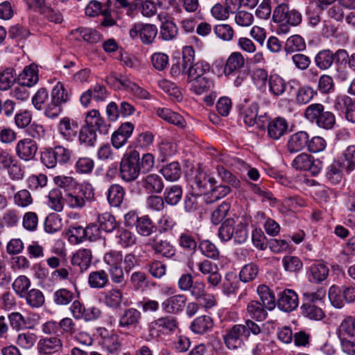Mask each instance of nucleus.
<instances>
[{
    "instance_id": "f257e3e1",
    "label": "nucleus",
    "mask_w": 355,
    "mask_h": 355,
    "mask_svg": "<svg viewBox=\"0 0 355 355\" xmlns=\"http://www.w3.org/2000/svg\"><path fill=\"white\" fill-rule=\"evenodd\" d=\"M194 53L193 49L190 46H184L182 49L183 72H186V74H187V82L189 83L207 75L210 70V66L206 62H198L193 64Z\"/></svg>"
},
{
    "instance_id": "f03ea898",
    "label": "nucleus",
    "mask_w": 355,
    "mask_h": 355,
    "mask_svg": "<svg viewBox=\"0 0 355 355\" xmlns=\"http://www.w3.org/2000/svg\"><path fill=\"white\" fill-rule=\"evenodd\" d=\"M94 189L89 183H83L74 189L64 191V200L72 209H82L85 206L86 201L94 199Z\"/></svg>"
},
{
    "instance_id": "7ed1b4c3",
    "label": "nucleus",
    "mask_w": 355,
    "mask_h": 355,
    "mask_svg": "<svg viewBox=\"0 0 355 355\" xmlns=\"http://www.w3.org/2000/svg\"><path fill=\"white\" fill-rule=\"evenodd\" d=\"M304 117L311 121L315 122L319 128L325 130L333 128L336 123L335 115L329 111H324V107L321 103L309 105L304 110Z\"/></svg>"
},
{
    "instance_id": "20e7f679",
    "label": "nucleus",
    "mask_w": 355,
    "mask_h": 355,
    "mask_svg": "<svg viewBox=\"0 0 355 355\" xmlns=\"http://www.w3.org/2000/svg\"><path fill=\"white\" fill-rule=\"evenodd\" d=\"M139 153L135 150L126 151L120 163V176L125 182L136 180L140 173Z\"/></svg>"
},
{
    "instance_id": "39448f33",
    "label": "nucleus",
    "mask_w": 355,
    "mask_h": 355,
    "mask_svg": "<svg viewBox=\"0 0 355 355\" xmlns=\"http://www.w3.org/2000/svg\"><path fill=\"white\" fill-rule=\"evenodd\" d=\"M178 327L176 318L167 315L160 317L148 324L149 336L152 338H158L162 336L173 334Z\"/></svg>"
},
{
    "instance_id": "423d86ee",
    "label": "nucleus",
    "mask_w": 355,
    "mask_h": 355,
    "mask_svg": "<svg viewBox=\"0 0 355 355\" xmlns=\"http://www.w3.org/2000/svg\"><path fill=\"white\" fill-rule=\"evenodd\" d=\"M291 165L296 170L307 171L313 175L320 173L322 168V162L319 159H315L311 155L305 153L297 155Z\"/></svg>"
},
{
    "instance_id": "0eeeda50",
    "label": "nucleus",
    "mask_w": 355,
    "mask_h": 355,
    "mask_svg": "<svg viewBox=\"0 0 355 355\" xmlns=\"http://www.w3.org/2000/svg\"><path fill=\"white\" fill-rule=\"evenodd\" d=\"M272 19L275 22H286L297 26L302 21L301 13L296 9H290L287 4L280 3L274 10Z\"/></svg>"
},
{
    "instance_id": "6e6552de",
    "label": "nucleus",
    "mask_w": 355,
    "mask_h": 355,
    "mask_svg": "<svg viewBox=\"0 0 355 355\" xmlns=\"http://www.w3.org/2000/svg\"><path fill=\"white\" fill-rule=\"evenodd\" d=\"M248 338V333L243 324H234L223 335L225 345L230 349L241 348L244 343L243 338Z\"/></svg>"
},
{
    "instance_id": "1a4fd4ad",
    "label": "nucleus",
    "mask_w": 355,
    "mask_h": 355,
    "mask_svg": "<svg viewBox=\"0 0 355 355\" xmlns=\"http://www.w3.org/2000/svg\"><path fill=\"white\" fill-rule=\"evenodd\" d=\"M157 34V28L156 26L141 22L135 24L129 31V35L132 39H135L139 36L141 42L145 44H152Z\"/></svg>"
},
{
    "instance_id": "9d476101",
    "label": "nucleus",
    "mask_w": 355,
    "mask_h": 355,
    "mask_svg": "<svg viewBox=\"0 0 355 355\" xmlns=\"http://www.w3.org/2000/svg\"><path fill=\"white\" fill-rule=\"evenodd\" d=\"M37 149L36 141L29 138L19 140L15 146L17 155L19 159L24 161L33 159Z\"/></svg>"
},
{
    "instance_id": "9b49d317",
    "label": "nucleus",
    "mask_w": 355,
    "mask_h": 355,
    "mask_svg": "<svg viewBox=\"0 0 355 355\" xmlns=\"http://www.w3.org/2000/svg\"><path fill=\"white\" fill-rule=\"evenodd\" d=\"M334 107L345 114V119L355 123V99L343 95L338 96L335 101Z\"/></svg>"
},
{
    "instance_id": "f8f14e48",
    "label": "nucleus",
    "mask_w": 355,
    "mask_h": 355,
    "mask_svg": "<svg viewBox=\"0 0 355 355\" xmlns=\"http://www.w3.org/2000/svg\"><path fill=\"white\" fill-rule=\"evenodd\" d=\"M277 304L282 311L291 312L298 306V296L294 291L285 289L279 293Z\"/></svg>"
},
{
    "instance_id": "ddd939ff",
    "label": "nucleus",
    "mask_w": 355,
    "mask_h": 355,
    "mask_svg": "<svg viewBox=\"0 0 355 355\" xmlns=\"http://www.w3.org/2000/svg\"><path fill=\"white\" fill-rule=\"evenodd\" d=\"M309 141V134L306 131H298L291 135L286 143V150L289 153H296L306 147Z\"/></svg>"
},
{
    "instance_id": "4468645a",
    "label": "nucleus",
    "mask_w": 355,
    "mask_h": 355,
    "mask_svg": "<svg viewBox=\"0 0 355 355\" xmlns=\"http://www.w3.org/2000/svg\"><path fill=\"white\" fill-rule=\"evenodd\" d=\"M288 128V123L284 118L276 117L268 122L267 134L270 139L277 140L286 133Z\"/></svg>"
},
{
    "instance_id": "2eb2a0df",
    "label": "nucleus",
    "mask_w": 355,
    "mask_h": 355,
    "mask_svg": "<svg viewBox=\"0 0 355 355\" xmlns=\"http://www.w3.org/2000/svg\"><path fill=\"white\" fill-rule=\"evenodd\" d=\"M187 300V297L184 295L178 294L166 299L161 306L165 312L176 314L183 311Z\"/></svg>"
},
{
    "instance_id": "dca6fc26",
    "label": "nucleus",
    "mask_w": 355,
    "mask_h": 355,
    "mask_svg": "<svg viewBox=\"0 0 355 355\" xmlns=\"http://www.w3.org/2000/svg\"><path fill=\"white\" fill-rule=\"evenodd\" d=\"M85 125L89 126L101 133L106 134L109 130L110 125H107L101 117L97 110H92L87 112L85 116Z\"/></svg>"
},
{
    "instance_id": "f3484780",
    "label": "nucleus",
    "mask_w": 355,
    "mask_h": 355,
    "mask_svg": "<svg viewBox=\"0 0 355 355\" xmlns=\"http://www.w3.org/2000/svg\"><path fill=\"white\" fill-rule=\"evenodd\" d=\"M250 217L247 215H243L237 218V223L234 224L232 239L235 243H243L248 238V225Z\"/></svg>"
},
{
    "instance_id": "a211bd4d",
    "label": "nucleus",
    "mask_w": 355,
    "mask_h": 355,
    "mask_svg": "<svg viewBox=\"0 0 355 355\" xmlns=\"http://www.w3.org/2000/svg\"><path fill=\"white\" fill-rule=\"evenodd\" d=\"M141 320V312L135 308H128L123 311L119 320L120 327L129 329L137 327Z\"/></svg>"
},
{
    "instance_id": "6ab92c4d",
    "label": "nucleus",
    "mask_w": 355,
    "mask_h": 355,
    "mask_svg": "<svg viewBox=\"0 0 355 355\" xmlns=\"http://www.w3.org/2000/svg\"><path fill=\"white\" fill-rule=\"evenodd\" d=\"M141 183L148 193H160L164 187L162 177L155 173L146 175L142 178Z\"/></svg>"
},
{
    "instance_id": "aec40b11",
    "label": "nucleus",
    "mask_w": 355,
    "mask_h": 355,
    "mask_svg": "<svg viewBox=\"0 0 355 355\" xmlns=\"http://www.w3.org/2000/svg\"><path fill=\"white\" fill-rule=\"evenodd\" d=\"M58 130L61 136L67 141H72L78 132V123L70 118H62L58 123Z\"/></svg>"
},
{
    "instance_id": "412c9836",
    "label": "nucleus",
    "mask_w": 355,
    "mask_h": 355,
    "mask_svg": "<svg viewBox=\"0 0 355 355\" xmlns=\"http://www.w3.org/2000/svg\"><path fill=\"white\" fill-rule=\"evenodd\" d=\"M245 58L240 52H233L227 58L224 68L225 75L230 76L234 72L239 71L245 66Z\"/></svg>"
},
{
    "instance_id": "4be33fe9",
    "label": "nucleus",
    "mask_w": 355,
    "mask_h": 355,
    "mask_svg": "<svg viewBox=\"0 0 355 355\" xmlns=\"http://www.w3.org/2000/svg\"><path fill=\"white\" fill-rule=\"evenodd\" d=\"M62 342L57 337H50L41 339L38 343L40 353L54 354L61 351Z\"/></svg>"
},
{
    "instance_id": "5701e85b",
    "label": "nucleus",
    "mask_w": 355,
    "mask_h": 355,
    "mask_svg": "<svg viewBox=\"0 0 355 355\" xmlns=\"http://www.w3.org/2000/svg\"><path fill=\"white\" fill-rule=\"evenodd\" d=\"M37 72V67L34 64L25 67L18 77L19 84L29 87L33 86L39 80Z\"/></svg>"
},
{
    "instance_id": "b1692460",
    "label": "nucleus",
    "mask_w": 355,
    "mask_h": 355,
    "mask_svg": "<svg viewBox=\"0 0 355 355\" xmlns=\"http://www.w3.org/2000/svg\"><path fill=\"white\" fill-rule=\"evenodd\" d=\"M92 253L91 250L82 248L77 250L73 255L71 263L78 266L81 270H86L91 264Z\"/></svg>"
},
{
    "instance_id": "393cba45",
    "label": "nucleus",
    "mask_w": 355,
    "mask_h": 355,
    "mask_svg": "<svg viewBox=\"0 0 355 355\" xmlns=\"http://www.w3.org/2000/svg\"><path fill=\"white\" fill-rule=\"evenodd\" d=\"M50 98L63 107L64 105L70 101L71 92L65 88L63 83L58 82L50 93Z\"/></svg>"
},
{
    "instance_id": "a878e982",
    "label": "nucleus",
    "mask_w": 355,
    "mask_h": 355,
    "mask_svg": "<svg viewBox=\"0 0 355 355\" xmlns=\"http://www.w3.org/2000/svg\"><path fill=\"white\" fill-rule=\"evenodd\" d=\"M109 284V275L104 270L91 272L88 275V284L92 288L101 289Z\"/></svg>"
},
{
    "instance_id": "bb28decb",
    "label": "nucleus",
    "mask_w": 355,
    "mask_h": 355,
    "mask_svg": "<svg viewBox=\"0 0 355 355\" xmlns=\"http://www.w3.org/2000/svg\"><path fill=\"white\" fill-rule=\"evenodd\" d=\"M338 336L341 340L355 338V317L348 315L342 320L338 328Z\"/></svg>"
},
{
    "instance_id": "cd10ccee",
    "label": "nucleus",
    "mask_w": 355,
    "mask_h": 355,
    "mask_svg": "<svg viewBox=\"0 0 355 355\" xmlns=\"http://www.w3.org/2000/svg\"><path fill=\"white\" fill-rule=\"evenodd\" d=\"M191 90L197 95L211 91L214 88V80L207 75L189 83Z\"/></svg>"
},
{
    "instance_id": "c85d7f7f",
    "label": "nucleus",
    "mask_w": 355,
    "mask_h": 355,
    "mask_svg": "<svg viewBox=\"0 0 355 355\" xmlns=\"http://www.w3.org/2000/svg\"><path fill=\"white\" fill-rule=\"evenodd\" d=\"M287 87L285 80L279 75L271 74L268 78V88L273 96H280L284 94Z\"/></svg>"
},
{
    "instance_id": "c756f323",
    "label": "nucleus",
    "mask_w": 355,
    "mask_h": 355,
    "mask_svg": "<svg viewBox=\"0 0 355 355\" xmlns=\"http://www.w3.org/2000/svg\"><path fill=\"white\" fill-rule=\"evenodd\" d=\"M188 268L192 272L194 271L195 267H197L198 270L205 275H210L214 273L216 270H218V266L216 263L211 261L205 259L202 261H196L193 257H191L188 261Z\"/></svg>"
},
{
    "instance_id": "7c9ffc66",
    "label": "nucleus",
    "mask_w": 355,
    "mask_h": 355,
    "mask_svg": "<svg viewBox=\"0 0 355 355\" xmlns=\"http://www.w3.org/2000/svg\"><path fill=\"white\" fill-rule=\"evenodd\" d=\"M157 114L161 119L181 128L186 125L184 119L180 114L173 112L169 108H159Z\"/></svg>"
},
{
    "instance_id": "2f4dec72",
    "label": "nucleus",
    "mask_w": 355,
    "mask_h": 355,
    "mask_svg": "<svg viewBox=\"0 0 355 355\" xmlns=\"http://www.w3.org/2000/svg\"><path fill=\"white\" fill-rule=\"evenodd\" d=\"M265 305L260 302L252 300L248 304L247 313L252 319L258 321L264 320L268 315Z\"/></svg>"
},
{
    "instance_id": "473e14b6",
    "label": "nucleus",
    "mask_w": 355,
    "mask_h": 355,
    "mask_svg": "<svg viewBox=\"0 0 355 355\" xmlns=\"http://www.w3.org/2000/svg\"><path fill=\"white\" fill-rule=\"evenodd\" d=\"M123 294L121 289L112 288L105 293L103 302L112 309H119L121 306Z\"/></svg>"
},
{
    "instance_id": "72a5a7b5",
    "label": "nucleus",
    "mask_w": 355,
    "mask_h": 355,
    "mask_svg": "<svg viewBox=\"0 0 355 355\" xmlns=\"http://www.w3.org/2000/svg\"><path fill=\"white\" fill-rule=\"evenodd\" d=\"M310 280L313 282L320 283L327 279L329 275V268L322 263H313L309 267Z\"/></svg>"
},
{
    "instance_id": "f704fd0d",
    "label": "nucleus",
    "mask_w": 355,
    "mask_h": 355,
    "mask_svg": "<svg viewBox=\"0 0 355 355\" xmlns=\"http://www.w3.org/2000/svg\"><path fill=\"white\" fill-rule=\"evenodd\" d=\"M257 291L261 301L260 302L265 305V308L268 310H272L275 307L276 302L275 295L270 289L262 284L257 287Z\"/></svg>"
},
{
    "instance_id": "c9c22d12",
    "label": "nucleus",
    "mask_w": 355,
    "mask_h": 355,
    "mask_svg": "<svg viewBox=\"0 0 355 355\" xmlns=\"http://www.w3.org/2000/svg\"><path fill=\"white\" fill-rule=\"evenodd\" d=\"M137 232L143 236H149L156 231V227L148 215L142 216L135 226Z\"/></svg>"
},
{
    "instance_id": "e433bc0d",
    "label": "nucleus",
    "mask_w": 355,
    "mask_h": 355,
    "mask_svg": "<svg viewBox=\"0 0 355 355\" xmlns=\"http://www.w3.org/2000/svg\"><path fill=\"white\" fill-rule=\"evenodd\" d=\"M258 110L259 105L257 103H252L243 107L241 116L247 125L253 126L257 123Z\"/></svg>"
},
{
    "instance_id": "4c0bfd02",
    "label": "nucleus",
    "mask_w": 355,
    "mask_h": 355,
    "mask_svg": "<svg viewBox=\"0 0 355 355\" xmlns=\"http://www.w3.org/2000/svg\"><path fill=\"white\" fill-rule=\"evenodd\" d=\"M213 322L211 317L202 315L196 318L191 324V329L196 334H202L211 329Z\"/></svg>"
},
{
    "instance_id": "58836bf2",
    "label": "nucleus",
    "mask_w": 355,
    "mask_h": 355,
    "mask_svg": "<svg viewBox=\"0 0 355 355\" xmlns=\"http://www.w3.org/2000/svg\"><path fill=\"white\" fill-rule=\"evenodd\" d=\"M125 191L119 184H112L107 191V200L111 206L119 207L123 200Z\"/></svg>"
},
{
    "instance_id": "ea45409f",
    "label": "nucleus",
    "mask_w": 355,
    "mask_h": 355,
    "mask_svg": "<svg viewBox=\"0 0 355 355\" xmlns=\"http://www.w3.org/2000/svg\"><path fill=\"white\" fill-rule=\"evenodd\" d=\"M334 55L330 50H322L315 57V65L321 70L329 69L334 63Z\"/></svg>"
},
{
    "instance_id": "a19ab883",
    "label": "nucleus",
    "mask_w": 355,
    "mask_h": 355,
    "mask_svg": "<svg viewBox=\"0 0 355 355\" xmlns=\"http://www.w3.org/2000/svg\"><path fill=\"white\" fill-rule=\"evenodd\" d=\"M152 248L155 253L167 258H171L175 254V248L166 240H154Z\"/></svg>"
},
{
    "instance_id": "79ce46f5",
    "label": "nucleus",
    "mask_w": 355,
    "mask_h": 355,
    "mask_svg": "<svg viewBox=\"0 0 355 355\" xmlns=\"http://www.w3.org/2000/svg\"><path fill=\"white\" fill-rule=\"evenodd\" d=\"M75 298L74 293L67 288H60L55 291L53 295V300L58 306H67Z\"/></svg>"
},
{
    "instance_id": "37998d69",
    "label": "nucleus",
    "mask_w": 355,
    "mask_h": 355,
    "mask_svg": "<svg viewBox=\"0 0 355 355\" xmlns=\"http://www.w3.org/2000/svg\"><path fill=\"white\" fill-rule=\"evenodd\" d=\"M178 245L183 250L192 252L196 250L198 244L193 234L189 231H185L180 233L178 237Z\"/></svg>"
},
{
    "instance_id": "c03bdc74",
    "label": "nucleus",
    "mask_w": 355,
    "mask_h": 355,
    "mask_svg": "<svg viewBox=\"0 0 355 355\" xmlns=\"http://www.w3.org/2000/svg\"><path fill=\"white\" fill-rule=\"evenodd\" d=\"M182 196V188L176 184L166 187L164 193V200L170 205H177L181 200Z\"/></svg>"
},
{
    "instance_id": "a18cd8bd",
    "label": "nucleus",
    "mask_w": 355,
    "mask_h": 355,
    "mask_svg": "<svg viewBox=\"0 0 355 355\" xmlns=\"http://www.w3.org/2000/svg\"><path fill=\"white\" fill-rule=\"evenodd\" d=\"M116 239L117 243L123 248L133 245L137 240L135 234L125 228H119L117 230Z\"/></svg>"
},
{
    "instance_id": "49530a36",
    "label": "nucleus",
    "mask_w": 355,
    "mask_h": 355,
    "mask_svg": "<svg viewBox=\"0 0 355 355\" xmlns=\"http://www.w3.org/2000/svg\"><path fill=\"white\" fill-rule=\"evenodd\" d=\"M97 222L99 225V229L106 232H112L116 226L115 218L110 212L98 214Z\"/></svg>"
},
{
    "instance_id": "de8ad7c7",
    "label": "nucleus",
    "mask_w": 355,
    "mask_h": 355,
    "mask_svg": "<svg viewBox=\"0 0 355 355\" xmlns=\"http://www.w3.org/2000/svg\"><path fill=\"white\" fill-rule=\"evenodd\" d=\"M302 314L311 320H320L324 314L322 310L311 302L304 303L301 306Z\"/></svg>"
},
{
    "instance_id": "09e8293b",
    "label": "nucleus",
    "mask_w": 355,
    "mask_h": 355,
    "mask_svg": "<svg viewBox=\"0 0 355 355\" xmlns=\"http://www.w3.org/2000/svg\"><path fill=\"white\" fill-rule=\"evenodd\" d=\"M96 130L87 125L81 127L79 131V141L87 146H92L96 140Z\"/></svg>"
},
{
    "instance_id": "8fccbe9b",
    "label": "nucleus",
    "mask_w": 355,
    "mask_h": 355,
    "mask_svg": "<svg viewBox=\"0 0 355 355\" xmlns=\"http://www.w3.org/2000/svg\"><path fill=\"white\" fill-rule=\"evenodd\" d=\"M342 166L341 162L334 161L328 167L327 178L333 184H338L341 182L343 180Z\"/></svg>"
},
{
    "instance_id": "3c124183",
    "label": "nucleus",
    "mask_w": 355,
    "mask_h": 355,
    "mask_svg": "<svg viewBox=\"0 0 355 355\" xmlns=\"http://www.w3.org/2000/svg\"><path fill=\"white\" fill-rule=\"evenodd\" d=\"M24 297H26V303L33 308L41 307L45 302L42 292L37 288L30 290Z\"/></svg>"
},
{
    "instance_id": "603ef678",
    "label": "nucleus",
    "mask_w": 355,
    "mask_h": 355,
    "mask_svg": "<svg viewBox=\"0 0 355 355\" xmlns=\"http://www.w3.org/2000/svg\"><path fill=\"white\" fill-rule=\"evenodd\" d=\"M236 221L234 218H227L225 220L218 230V237L224 242L228 241L232 239L234 226Z\"/></svg>"
},
{
    "instance_id": "864d4df0",
    "label": "nucleus",
    "mask_w": 355,
    "mask_h": 355,
    "mask_svg": "<svg viewBox=\"0 0 355 355\" xmlns=\"http://www.w3.org/2000/svg\"><path fill=\"white\" fill-rule=\"evenodd\" d=\"M37 340V336L35 334L30 331L22 332L18 334L16 343L21 348L28 349L35 345Z\"/></svg>"
},
{
    "instance_id": "5fc2aeb1",
    "label": "nucleus",
    "mask_w": 355,
    "mask_h": 355,
    "mask_svg": "<svg viewBox=\"0 0 355 355\" xmlns=\"http://www.w3.org/2000/svg\"><path fill=\"white\" fill-rule=\"evenodd\" d=\"M216 171L221 180L232 187L237 188L240 187V180L228 171L223 165L218 164L216 166Z\"/></svg>"
},
{
    "instance_id": "6e6d98bb",
    "label": "nucleus",
    "mask_w": 355,
    "mask_h": 355,
    "mask_svg": "<svg viewBox=\"0 0 355 355\" xmlns=\"http://www.w3.org/2000/svg\"><path fill=\"white\" fill-rule=\"evenodd\" d=\"M31 286L30 279L25 275L17 277L12 283V288L21 297H24Z\"/></svg>"
},
{
    "instance_id": "4d7b16f0",
    "label": "nucleus",
    "mask_w": 355,
    "mask_h": 355,
    "mask_svg": "<svg viewBox=\"0 0 355 355\" xmlns=\"http://www.w3.org/2000/svg\"><path fill=\"white\" fill-rule=\"evenodd\" d=\"M161 171L166 180L169 181L178 180L181 175L180 164L175 162L167 164Z\"/></svg>"
},
{
    "instance_id": "13d9d810",
    "label": "nucleus",
    "mask_w": 355,
    "mask_h": 355,
    "mask_svg": "<svg viewBox=\"0 0 355 355\" xmlns=\"http://www.w3.org/2000/svg\"><path fill=\"white\" fill-rule=\"evenodd\" d=\"M306 48L304 39L298 35L288 37L286 42L285 49L288 52L302 51Z\"/></svg>"
},
{
    "instance_id": "bf43d9fd",
    "label": "nucleus",
    "mask_w": 355,
    "mask_h": 355,
    "mask_svg": "<svg viewBox=\"0 0 355 355\" xmlns=\"http://www.w3.org/2000/svg\"><path fill=\"white\" fill-rule=\"evenodd\" d=\"M15 73L12 68H8L0 73V89L7 90L15 81Z\"/></svg>"
},
{
    "instance_id": "052dcab7",
    "label": "nucleus",
    "mask_w": 355,
    "mask_h": 355,
    "mask_svg": "<svg viewBox=\"0 0 355 355\" xmlns=\"http://www.w3.org/2000/svg\"><path fill=\"white\" fill-rule=\"evenodd\" d=\"M159 87L170 96L180 101L182 99V94L175 85L168 80L162 79L158 82Z\"/></svg>"
},
{
    "instance_id": "680f3d73",
    "label": "nucleus",
    "mask_w": 355,
    "mask_h": 355,
    "mask_svg": "<svg viewBox=\"0 0 355 355\" xmlns=\"http://www.w3.org/2000/svg\"><path fill=\"white\" fill-rule=\"evenodd\" d=\"M49 94L44 87L40 88L32 97V103L37 110H42L45 103L49 100Z\"/></svg>"
},
{
    "instance_id": "e2e57ef3",
    "label": "nucleus",
    "mask_w": 355,
    "mask_h": 355,
    "mask_svg": "<svg viewBox=\"0 0 355 355\" xmlns=\"http://www.w3.org/2000/svg\"><path fill=\"white\" fill-rule=\"evenodd\" d=\"M101 344L110 352L116 351L120 347V342L118 336L112 333L105 331V335L102 337Z\"/></svg>"
},
{
    "instance_id": "0e129e2a",
    "label": "nucleus",
    "mask_w": 355,
    "mask_h": 355,
    "mask_svg": "<svg viewBox=\"0 0 355 355\" xmlns=\"http://www.w3.org/2000/svg\"><path fill=\"white\" fill-rule=\"evenodd\" d=\"M259 272L258 266L249 263L245 265L239 273L240 279L243 282H249L254 280L257 276Z\"/></svg>"
},
{
    "instance_id": "69168bd1",
    "label": "nucleus",
    "mask_w": 355,
    "mask_h": 355,
    "mask_svg": "<svg viewBox=\"0 0 355 355\" xmlns=\"http://www.w3.org/2000/svg\"><path fill=\"white\" fill-rule=\"evenodd\" d=\"M329 299L331 304L338 309L342 308L345 304V299L343 292L340 291L339 287L333 285L329 290Z\"/></svg>"
},
{
    "instance_id": "338daca9",
    "label": "nucleus",
    "mask_w": 355,
    "mask_h": 355,
    "mask_svg": "<svg viewBox=\"0 0 355 355\" xmlns=\"http://www.w3.org/2000/svg\"><path fill=\"white\" fill-rule=\"evenodd\" d=\"M199 248L201 252L207 257L217 259L219 257V250L216 245L208 240H204L200 243Z\"/></svg>"
},
{
    "instance_id": "774afa93",
    "label": "nucleus",
    "mask_w": 355,
    "mask_h": 355,
    "mask_svg": "<svg viewBox=\"0 0 355 355\" xmlns=\"http://www.w3.org/2000/svg\"><path fill=\"white\" fill-rule=\"evenodd\" d=\"M344 160L341 163L343 167L350 172L355 168V146L347 148L343 153Z\"/></svg>"
}]
</instances>
